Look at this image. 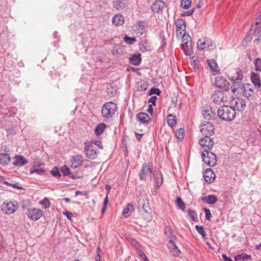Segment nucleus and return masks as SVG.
<instances>
[{"label":"nucleus","mask_w":261,"mask_h":261,"mask_svg":"<svg viewBox=\"0 0 261 261\" xmlns=\"http://www.w3.org/2000/svg\"><path fill=\"white\" fill-rule=\"evenodd\" d=\"M132 246L134 247L136 253L141 257H143L145 255L140 249L139 244L135 240L132 239Z\"/></svg>","instance_id":"32"},{"label":"nucleus","mask_w":261,"mask_h":261,"mask_svg":"<svg viewBox=\"0 0 261 261\" xmlns=\"http://www.w3.org/2000/svg\"><path fill=\"white\" fill-rule=\"evenodd\" d=\"M201 201L204 203L213 204L218 201V199L216 196L210 195L202 197Z\"/></svg>","instance_id":"24"},{"label":"nucleus","mask_w":261,"mask_h":261,"mask_svg":"<svg viewBox=\"0 0 261 261\" xmlns=\"http://www.w3.org/2000/svg\"><path fill=\"white\" fill-rule=\"evenodd\" d=\"M182 44H186L192 41V39L189 34H183L181 38Z\"/></svg>","instance_id":"44"},{"label":"nucleus","mask_w":261,"mask_h":261,"mask_svg":"<svg viewBox=\"0 0 261 261\" xmlns=\"http://www.w3.org/2000/svg\"><path fill=\"white\" fill-rule=\"evenodd\" d=\"M207 62L209 67L213 71L217 70V68H218V65L214 60H208Z\"/></svg>","instance_id":"42"},{"label":"nucleus","mask_w":261,"mask_h":261,"mask_svg":"<svg viewBox=\"0 0 261 261\" xmlns=\"http://www.w3.org/2000/svg\"><path fill=\"white\" fill-rule=\"evenodd\" d=\"M203 210L205 214V219L207 220H210L212 217L210 210L205 207L203 208Z\"/></svg>","instance_id":"54"},{"label":"nucleus","mask_w":261,"mask_h":261,"mask_svg":"<svg viewBox=\"0 0 261 261\" xmlns=\"http://www.w3.org/2000/svg\"><path fill=\"white\" fill-rule=\"evenodd\" d=\"M201 156L203 161L208 166L213 167L216 165L217 162L216 155L213 152L204 149Z\"/></svg>","instance_id":"4"},{"label":"nucleus","mask_w":261,"mask_h":261,"mask_svg":"<svg viewBox=\"0 0 261 261\" xmlns=\"http://www.w3.org/2000/svg\"><path fill=\"white\" fill-rule=\"evenodd\" d=\"M188 215L192 219V220L195 221L196 219V213L194 211L189 210L188 211Z\"/></svg>","instance_id":"56"},{"label":"nucleus","mask_w":261,"mask_h":261,"mask_svg":"<svg viewBox=\"0 0 261 261\" xmlns=\"http://www.w3.org/2000/svg\"><path fill=\"white\" fill-rule=\"evenodd\" d=\"M31 174L33 173H37L38 174H42L44 172V170L42 169L41 168H40L39 167H33V168L31 169L30 171Z\"/></svg>","instance_id":"47"},{"label":"nucleus","mask_w":261,"mask_h":261,"mask_svg":"<svg viewBox=\"0 0 261 261\" xmlns=\"http://www.w3.org/2000/svg\"><path fill=\"white\" fill-rule=\"evenodd\" d=\"M71 167L76 168L82 165L83 162L82 155L78 154L72 156L71 159Z\"/></svg>","instance_id":"16"},{"label":"nucleus","mask_w":261,"mask_h":261,"mask_svg":"<svg viewBox=\"0 0 261 261\" xmlns=\"http://www.w3.org/2000/svg\"><path fill=\"white\" fill-rule=\"evenodd\" d=\"M124 50L123 47L119 44L115 45L112 50V54L114 56H117L121 55Z\"/></svg>","instance_id":"36"},{"label":"nucleus","mask_w":261,"mask_h":261,"mask_svg":"<svg viewBox=\"0 0 261 261\" xmlns=\"http://www.w3.org/2000/svg\"><path fill=\"white\" fill-rule=\"evenodd\" d=\"M261 33V17H258L255 23L252 25L248 33Z\"/></svg>","instance_id":"22"},{"label":"nucleus","mask_w":261,"mask_h":261,"mask_svg":"<svg viewBox=\"0 0 261 261\" xmlns=\"http://www.w3.org/2000/svg\"><path fill=\"white\" fill-rule=\"evenodd\" d=\"M164 233L167 239L168 240L169 243L170 242V241L173 240L175 237L172 233V228L170 226H167L165 227Z\"/></svg>","instance_id":"29"},{"label":"nucleus","mask_w":261,"mask_h":261,"mask_svg":"<svg viewBox=\"0 0 261 261\" xmlns=\"http://www.w3.org/2000/svg\"><path fill=\"white\" fill-rule=\"evenodd\" d=\"M123 144L124 145V148H123V151L125 152V155L128 158V150L127 149V147H126V144H125L124 141H123Z\"/></svg>","instance_id":"61"},{"label":"nucleus","mask_w":261,"mask_h":261,"mask_svg":"<svg viewBox=\"0 0 261 261\" xmlns=\"http://www.w3.org/2000/svg\"><path fill=\"white\" fill-rule=\"evenodd\" d=\"M108 203V196H106V197L104 200L103 203V206H102V208L101 210L102 213H104L105 212Z\"/></svg>","instance_id":"57"},{"label":"nucleus","mask_w":261,"mask_h":261,"mask_svg":"<svg viewBox=\"0 0 261 261\" xmlns=\"http://www.w3.org/2000/svg\"><path fill=\"white\" fill-rule=\"evenodd\" d=\"M191 5V0H181V6L184 9H188Z\"/></svg>","instance_id":"45"},{"label":"nucleus","mask_w":261,"mask_h":261,"mask_svg":"<svg viewBox=\"0 0 261 261\" xmlns=\"http://www.w3.org/2000/svg\"><path fill=\"white\" fill-rule=\"evenodd\" d=\"M142 199L139 198V205L140 206H142V208L144 210L145 213H147L148 214L150 213V211H151L150 207L149 206L148 202H145V200H146V196L145 195L141 196Z\"/></svg>","instance_id":"20"},{"label":"nucleus","mask_w":261,"mask_h":261,"mask_svg":"<svg viewBox=\"0 0 261 261\" xmlns=\"http://www.w3.org/2000/svg\"><path fill=\"white\" fill-rule=\"evenodd\" d=\"M176 33H182L186 31V22L182 19H178L176 22Z\"/></svg>","instance_id":"25"},{"label":"nucleus","mask_w":261,"mask_h":261,"mask_svg":"<svg viewBox=\"0 0 261 261\" xmlns=\"http://www.w3.org/2000/svg\"><path fill=\"white\" fill-rule=\"evenodd\" d=\"M17 208V202L16 201H5L2 205V211L6 214H11L15 212Z\"/></svg>","instance_id":"7"},{"label":"nucleus","mask_w":261,"mask_h":261,"mask_svg":"<svg viewBox=\"0 0 261 261\" xmlns=\"http://www.w3.org/2000/svg\"><path fill=\"white\" fill-rule=\"evenodd\" d=\"M147 28V24L145 21H140L135 26L136 29H134L133 31H138L140 33L142 32L147 31L146 28Z\"/></svg>","instance_id":"31"},{"label":"nucleus","mask_w":261,"mask_h":261,"mask_svg":"<svg viewBox=\"0 0 261 261\" xmlns=\"http://www.w3.org/2000/svg\"><path fill=\"white\" fill-rule=\"evenodd\" d=\"M10 162L9 155L6 153H2L0 154V163L3 165L8 164Z\"/></svg>","instance_id":"34"},{"label":"nucleus","mask_w":261,"mask_h":261,"mask_svg":"<svg viewBox=\"0 0 261 261\" xmlns=\"http://www.w3.org/2000/svg\"><path fill=\"white\" fill-rule=\"evenodd\" d=\"M130 203H128L127 205V207L125 208H124L122 214L125 217H127L129 216L128 213L130 211Z\"/></svg>","instance_id":"55"},{"label":"nucleus","mask_w":261,"mask_h":261,"mask_svg":"<svg viewBox=\"0 0 261 261\" xmlns=\"http://www.w3.org/2000/svg\"><path fill=\"white\" fill-rule=\"evenodd\" d=\"M117 109V105L113 102L106 103L101 109V113L105 118L112 117L115 113Z\"/></svg>","instance_id":"3"},{"label":"nucleus","mask_w":261,"mask_h":261,"mask_svg":"<svg viewBox=\"0 0 261 261\" xmlns=\"http://www.w3.org/2000/svg\"><path fill=\"white\" fill-rule=\"evenodd\" d=\"M149 172L152 174L153 172H152V169L149 167L147 163H144L142 165L141 172L140 173V179H145L147 174Z\"/></svg>","instance_id":"21"},{"label":"nucleus","mask_w":261,"mask_h":261,"mask_svg":"<svg viewBox=\"0 0 261 261\" xmlns=\"http://www.w3.org/2000/svg\"><path fill=\"white\" fill-rule=\"evenodd\" d=\"M211 99L216 104L226 102L229 100V98L226 93L221 90L215 91L211 96Z\"/></svg>","instance_id":"6"},{"label":"nucleus","mask_w":261,"mask_h":261,"mask_svg":"<svg viewBox=\"0 0 261 261\" xmlns=\"http://www.w3.org/2000/svg\"><path fill=\"white\" fill-rule=\"evenodd\" d=\"M40 203L43 205L45 208L49 207L50 206V202L47 198H45L40 202Z\"/></svg>","instance_id":"52"},{"label":"nucleus","mask_w":261,"mask_h":261,"mask_svg":"<svg viewBox=\"0 0 261 261\" xmlns=\"http://www.w3.org/2000/svg\"><path fill=\"white\" fill-rule=\"evenodd\" d=\"M192 43L191 41L188 43H187L186 44H181V46H182V47L185 51V54L187 56H190L192 53V49H193V47H192Z\"/></svg>","instance_id":"30"},{"label":"nucleus","mask_w":261,"mask_h":261,"mask_svg":"<svg viewBox=\"0 0 261 261\" xmlns=\"http://www.w3.org/2000/svg\"><path fill=\"white\" fill-rule=\"evenodd\" d=\"M27 215L30 219L33 220H37L42 216V214L40 210L33 208L28 210Z\"/></svg>","instance_id":"13"},{"label":"nucleus","mask_w":261,"mask_h":261,"mask_svg":"<svg viewBox=\"0 0 261 261\" xmlns=\"http://www.w3.org/2000/svg\"><path fill=\"white\" fill-rule=\"evenodd\" d=\"M152 177L154 178L156 187H160L162 184V177L161 173L157 171L153 172L152 173Z\"/></svg>","instance_id":"26"},{"label":"nucleus","mask_w":261,"mask_h":261,"mask_svg":"<svg viewBox=\"0 0 261 261\" xmlns=\"http://www.w3.org/2000/svg\"><path fill=\"white\" fill-rule=\"evenodd\" d=\"M195 229L202 236L203 238H205L206 237V232L204 231L202 226L201 225H196Z\"/></svg>","instance_id":"46"},{"label":"nucleus","mask_w":261,"mask_h":261,"mask_svg":"<svg viewBox=\"0 0 261 261\" xmlns=\"http://www.w3.org/2000/svg\"><path fill=\"white\" fill-rule=\"evenodd\" d=\"M169 246L171 251L173 252L174 255H178L180 252L173 240L170 241V242L169 243Z\"/></svg>","instance_id":"38"},{"label":"nucleus","mask_w":261,"mask_h":261,"mask_svg":"<svg viewBox=\"0 0 261 261\" xmlns=\"http://www.w3.org/2000/svg\"><path fill=\"white\" fill-rule=\"evenodd\" d=\"M241 92L243 93V95L249 98L253 95L254 92L253 90V86L249 83L245 84L241 87H240Z\"/></svg>","instance_id":"10"},{"label":"nucleus","mask_w":261,"mask_h":261,"mask_svg":"<svg viewBox=\"0 0 261 261\" xmlns=\"http://www.w3.org/2000/svg\"><path fill=\"white\" fill-rule=\"evenodd\" d=\"M41 166L39 159H36L34 162V167H38Z\"/></svg>","instance_id":"63"},{"label":"nucleus","mask_w":261,"mask_h":261,"mask_svg":"<svg viewBox=\"0 0 261 261\" xmlns=\"http://www.w3.org/2000/svg\"><path fill=\"white\" fill-rule=\"evenodd\" d=\"M243 79V75L242 70L239 69L236 70V74L230 77L229 79L233 82L231 86L232 92H235L241 86V81Z\"/></svg>","instance_id":"5"},{"label":"nucleus","mask_w":261,"mask_h":261,"mask_svg":"<svg viewBox=\"0 0 261 261\" xmlns=\"http://www.w3.org/2000/svg\"><path fill=\"white\" fill-rule=\"evenodd\" d=\"M135 134L136 135V138L139 141H140L141 139H142V136H143L144 134H139V133H137V132H135Z\"/></svg>","instance_id":"62"},{"label":"nucleus","mask_w":261,"mask_h":261,"mask_svg":"<svg viewBox=\"0 0 261 261\" xmlns=\"http://www.w3.org/2000/svg\"><path fill=\"white\" fill-rule=\"evenodd\" d=\"M231 105L236 110L239 111L244 110L246 107L245 100L240 97L233 98L231 101Z\"/></svg>","instance_id":"9"},{"label":"nucleus","mask_w":261,"mask_h":261,"mask_svg":"<svg viewBox=\"0 0 261 261\" xmlns=\"http://www.w3.org/2000/svg\"><path fill=\"white\" fill-rule=\"evenodd\" d=\"M251 259V256L245 253H242L237 255L234 256V260L236 261H245Z\"/></svg>","instance_id":"39"},{"label":"nucleus","mask_w":261,"mask_h":261,"mask_svg":"<svg viewBox=\"0 0 261 261\" xmlns=\"http://www.w3.org/2000/svg\"><path fill=\"white\" fill-rule=\"evenodd\" d=\"M254 63L256 70L261 71V59L259 58L255 59Z\"/></svg>","instance_id":"49"},{"label":"nucleus","mask_w":261,"mask_h":261,"mask_svg":"<svg viewBox=\"0 0 261 261\" xmlns=\"http://www.w3.org/2000/svg\"><path fill=\"white\" fill-rule=\"evenodd\" d=\"M113 5L115 8L118 10L124 9L126 3L125 0H115L113 2Z\"/></svg>","instance_id":"28"},{"label":"nucleus","mask_w":261,"mask_h":261,"mask_svg":"<svg viewBox=\"0 0 261 261\" xmlns=\"http://www.w3.org/2000/svg\"><path fill=\"white\" fill-rule=\"evenodd\" d=\"M184 129L182 128H179L176 133V137L178 140H181L184 137Z\"/></svg>","instance_id":"48"},{"label":"nucleus","mask_w":261,"mask_h":261,"mask_svg":"<svg viewBox=\"0 0 261 261\" xmlns=\"http://www.w3.org/2000/svg\"><path fill=\"white\" fill-rule=\"evenodd\" d=\"M214 126L210 122L201 126L200 132L203 137L199 140V143L204 149L210 150L214 146V142L210 136L214 134Z\"/></svg>","instance_id":"1"},{"label":"nucleus","mask_w":261,"mask_h":261,"mask_svg":"<svg viewBox=\"0 0 261 261\" xmlns=\"http://www.w3.org/2000/svg\"><path fill=\"white\" fill-rule=\"evenodd\" d=\"M161 93L160 90L158 88H151L149 92V95H153V94H156L158 95H159Z\"/></svg>","instance_id":"53"},{"label":"nucleus","mask_w":261,"mask_h":261,"mask_svg":"<svg viewBox=\"0 0 261 261\" xmlns=\"http://www.w3.org/2000/svg\"><path fill=\"white\" fill-rule=\"evenodd\" d=\"M176 204L178 208L182 211L185 210L186 206L180 197H177L176 200Z\"/></svg>","instance_id":"41"},{"label":"nucleus","mask_w":261,"mask_h":261,"mask_svg":"<svg viewBox=\"0 0 261 261\" xmlns=\"http://www.w3.org/2000/svg\"><path fill=\"white\" fill-rule=\"evenodd\" d=\"M203 177L204 178L205 181L206 182L211 184L215 180V174L211 169L208 168L205 170Z\"/></svg>","instance_id":"14"},{"label":"nucleus","mask_w":261,"mask_h":261,"mask_svg":"<svg viewBox=\"0 0 261 261\" xmlns=\"http://www.w3.org/2000/svg\"><path fill=\"white\" fill-rule=\"evenodd\" d=\"M64 214L67 217V218L70 220L71 218L73 217V214L70 212H65L64 213Z\"/></svg>","instance_id":"60"},{"label":"nucleus","mask_w":261,"mask_h":261,"mask_svg":"<svg viewBox=\"0 0 261 261\" xmlns=\"http://www.w3.org/2000/svg\"><path fill=\"white\" fill-rule=\"evenodd\" d=\"M168 124L170 126H174L176 123V118L174 116H173L171 114H170L168 116Z\"/></svg>","instance_id":"43"},{"label":"nucleus","mask_w":261,"mask_h":261,"mask_svg":"<svg viewBox=\"0 0 261 261\" xmlns=\"http://www.w3.org/2000/svg\"><path fill=\"white\" fill-rule=\"evenodd\" d=\"M84 144L85 153L86 156L92 160L95 159L97 156V153L96 150L90 148L89 142H85Z\"/></svg>","instance_id":"12"},{"label":"nucleus","mask_w":261,"mask_h":261,"mask_svg":"<svg viewBox=\"0 0 261 261\" xmlns=\"http://www.w3.org/2000/svg\"><path fill=\"white\" fill-rule=\"evenodd\" d=\"M156 100V96H153L150 98V99L148 100V102L151 103L152 104V105L154 106L155 105Z\"/></svg>","instance_id":"58"},{"label":"nucleus","mask_w":261,"mask_h":261,"mask_svg":"<svg viewBox=\"0 0 261 261\" xmlns=\"http://www.w3.org/2000/svg\"><path fill=\"white\" fill-rule=\"evenodd\" d=\"M106 128V124L104 123H100L99 125H98L95 130V133L96 135H100L101 134H102Z\"/></svg>","instance_id":"40"},{"label":"nucleus","mask_w":261,"mask_h":261,"mask_svg":"<svg viewBox=\"0 0 261 261\" xmlns=\"http://www.w3.org/2000/svg\"><path fill=\"white\" fill-rule=\"evenodd\" d=\"M165 6V4L163 1L161 0L156 1L152 4L151 9L154 12L159 13L162 11Z\"/></svg>","instance_id":"17"},{"label":"nucleus","mask_w":261,"mask_h":261,"mask_svg":"<svg viewBox=\"0 0 261 261\" xmlns=\"http://www.w3.org/2000/svg\"><path fill=\"white\" fill-rule=\"evenodd\" d=\"M118 88L114 83L110 84L107 87V92L110 97H116L118 94Z\"/></svg>","instance_id":"15"},{"label":"nucleus","mask_w":261,"mask_h":261,"mask_svg":"<svg viewBox=\"0 0 261 261\" xmlns=\"http://www.w3.org/2000/svg\"><path fill=\"white\" fill-rule=\"evenodd\" d=\"M251 79L252 83L255 86H257L258 88L261 86V81L259 75L257 73H252Z\"/></svg>","instance_id":"37"},{"label":"nucleus","mask_w":261,"mask_h":261,"mask_svg":"<svg viewBox=\"0 0 261 261\" xmlns=\"http://www.w3.org/2000/svg\"><path fill=\"white\" fill-rule=\"evenodd\" d=\"M222 258L224 261H233L229 257H227L225 254H222Z\"/></svg>","instance_id":"64"},{"label":"nucleus","mask_w":261,"mask_h":261,"mask_svg":"<svg viewBox=\"0 0 261 261\" xmlns=\"http://www.w3.org/2000/svg\"><path fill=\"white\" fill-rule=\"evenodd\" d=\"M61 171L64 176L69 175L71 173L69 168L66 165L61 167Z\"/></svg>","instance_id":"50"},{"label":"nucleus","mask_w":261,"mask_h":261,"mask_svg":"<svg viewBox=\"0 0 261 261\" xmlns=\"http://www.w3.org/2000/svg\"><path fill=\"white\" fill-rule=\"evenodd\" d=\"M215 85L220 89L227 91L229 89V83L223 76L218 77L215 81Z\"/></svg>","instance_id":"11"},{"label":"nucleus","mask_w":261,"mask_h":261,"mask_svg":"<svg viewBox=\"0 0 261 261\" xmlns=\"http://www.w3.org/2000/svg\"><path fill=\"white\" fill-rule=\"evenodd\" d=\"M194 11V10L193 9V10H191L189 11L185 12L183 13V14H182V16H191L193 14Z\"/></svg>","instance_id":"59"},{"label":"nucleus","mask_w":261,"mask_h":261,"mask_svg":"<svg viewBox=\"0 0 261 261\" xmlns=\"http://www.w3.org/2000/svg\"><path fill=\"white\" fill-rule=\"evenodd\" d=\"M219 117L226 121H230L236 117V109L232 106H223L220 107L217 111Z\"/></svg>","instance_id":"2"},{"label":"nucleus","mask_w":261,"mask_h":261,"mask_svg":"<svg viewBox=\"0 0 261 261\" xmlns=\"http://www.w3.org/2000/svg\"><path fill=\"white\" fill-rule=\"evenodd\" d=\"M28 163V161L22 155H16L14 158L13 164L15 166H22Z\"/></svg>","instance_id":"23"},{"label":"nucleus","mask_w":261,"mask_h":261,"mask_svg":"<svg viewBox=\"0 0 261 261\" xmlns=\"http://www.w3.org/2000/svg\"><path fill=\"white\" fill-rule=\"evenodd\" d=\"M124 21V17L120 14L115 15L112 19L113 24L118 26L123 24Z\"/></svg>","instance_id":"27"},{"label":"nucleus","mask_w":261,"mask_h":261,"mask_svg":"<svg viewBox=\"0 0 261 261\" xmlns=\"http://www.w3.org/2000/svg\"><path fill=\"white\" fill-rule=\"evenodd\" d=\"M197 44V47L200 50H202L205 48H208L209 49H213L216 47L212 41L210 39L206 38L198 39Z\"/></svg>","instance_id":"8"},{"label":"nucleus","mask_w":261,"mask_h":261,"mask_svg":"<svg viewBox=\"0 0 261 261\" xmlns=\"http://www.w3.org/2000/svg\"><path fill=\"white\" fill-rule=\"evenodd\" d=\"M139 47H140V49L142 51H150L152 49V47L150 46V44L146 41H141L139 43Z\"/></svg>","instance_id":"35"},{"label":"nucleus","mask_w":261,"mask_h":261,"mask_svg":"<svg viewBox=\"0 0 261 261\" xmlns=\"http://www.w3.org/2000/svg\"><path fill=\"white\" fill-rule=\"evenodd\" d=\"M142 61L141 54H136L132 55V64L137 66L139 65Z\"/></svg>","instance_id":"33"},{"label":"nucleus","mask_w":261,"mask_h":261,"mask_svg":"<svg viewBox=\"0 0 261 261\" xmlns=\"http://www.w3.org/2000/svg\"><path fill=\"white\" fill-rule=\"evenodd\" d=\"M51 173L53 176L59 177L61 176L60 172L59 171V169L57 167H54L51 171Z\"/></svg>","instance_id":"51"},{"label":"nucleus","mask_w":261,"mask_h":261,"mask_svg":"<svg viewBox=\"0 0 261 261\" xmlns=\"http://www.w3.org/2000/svg\"><path fill=\"white\" fill-rule=\"evenodd\" d=\"M137 119L141 123L147 125L149 124L150 120V117L144 113H139L137 115Z\"/></svg>","instance_id":"19"},{"label":"nucleus","mask_w":261,"mask_h":261,"mask_svg":"<svg viewBox=\"0 0 261 261\" xmlns=\"http://www.w3.org/2000/svg\"><path fill=\"white\" fill-rule=\"evenodd\" d=\"M204 118L207 120L214 119L215 114L212 112L211 108H205L202 111Z\"/></svg>","instance_id":"18"}]
</instances>
